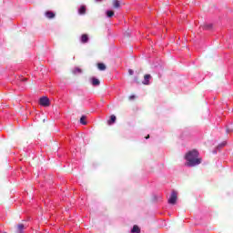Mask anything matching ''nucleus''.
<instances>
[{
	"mask_svg": "<svg viewBox=\"0 0 233 233\" xmlns=\"http://www.w3.org/2000/svg\"><path fill=\"white\" fill-rule=\"evenodd\" d=\"M187 167H197V165H201V158H199V153L198 150L189 151L186 155Z\"/></svg>",
	"mask_w": 233,
	"mask_h": 233,
	"instance_id": "f257e3e1",
	"label": "nucleus"
},
{
	"mask_svg": "<svg viewBox=\"0 0 233 233\" xmlns=\"http://www.w3.org/2000/svg\"><path fill=\"white\" fill-rule=\"evenodd\" d=\"M177 202V191L173 190L167 200V203H169V205H176Z\"/></svg>",
	"mask_w": 233,
	"mask_h": 233,
	"instance_id": "f03ea898",
	"label": "nucleus"
},
{
	"mask_svg": "<svg viewBox=\"0 0 233 233\" xmlns=\"http://www.w3.org/2000/svg\"><path fill=\"white\" fill-rule=\"evenodd\" d=\"M41 106H50V99L47 96H43L39 99Z\"/></svg>",
	"mask_w": 233,
	"mask_h": 233,
	"instance_id": "7ed1b4c3",
	"label": "nucleus"
},
{
	"mask_svg": "<svg viewBox=\"0 0 233 233\" xmlns=\"http://www.w3.org/2000/svg\"><path fill=\"white\" fill-rule=\"evenodd\" d=\"M25 225L24 224H18L16 226L15 233H25Z\"/></svg>",
	"mask_w": 233,
	"mask_h": 233,
	"instance_id": "20e7f679",
	"label": "nucleus"
},
{
	"mask_svg": "<svg viewBox=\"0 0 233 233\" xmlns=\"http://www.w3.org/2000/svg\"><path fill=\"white\" fill-rule=\"evenodd\" d=\"M150 79H152V76L145 75L144 76V81L142 82L143 85H150Z\"/></svg>",
	"mask_w": 233,
	"mask_h": 233,
	"instance_id": "39448f33",
	"label": "nucleus"
},
{
	"mask_svg": "<svg viewBox=\"0 0 233 233\" xmlns=\"http://www.w3.org/2000/svg\"><path fill=\"white\" fill-rule=\"evenodd\" d=\"M45 15L47 19H54V17H56V14L52 11H46Z\"/></svg>",
	"mask_w": 233,
	"mask_h": 233,
	"instance_id": "423d86ee",
	"label": "nucleus"
},
{
	"mask_svg": "<svg viewBox=\"0 0 233 233\" xmlns=\"http://www.w3.org/2000/svg\"><path fill=\"white\" fill-rule=\"evenodd\" d=\"M91 85H93V86H99V85H101V82L99 81V79H97L96 77H92Z\"/></svg>",
	"mask_w": 233,
	"mask_h": 233,
	"instance_id": "0eeeda50",
	"label": "nucleus"
},
{
	"mask_svg": "<svg viewBox=\"0 0 233 233\" xmlns=\"http://www.w3.org/2000/svg\"><path fill=\"white\" fill-rule=\"evenodd\" d=\"M112 5H113V7L116 9L121 8V3L119 2V0H113Z\"/></svg>",
	"mask_w": 233,
	"mask_h": 233,
	"instance_id": "6e6552de",
	"label": "nucleus"
},
{
	"mask_svg": "<svg viewBox=\"0 0 233 233\" xmlns=\"http://www.w3.org/2000/svg\"><path fill=\"white\" fill-rule=\"evenodd\" d=\"M78 14H80V15H85L86 14V6L81 5Z\"/></svg>",
	"mask_w": 233,
	"mask_h": 233,
	"instance_id": "1a4fd4ad",
	"label": "nucleus"
},
{
	"mask_svg": "<svg viewBox=\"0 0 233 233\" xmlns=\"http://www.w3.org/2000/svg\"><path fill=\"white\" fill-rule=\"evenodd\" d=\"M81 43L85 44V43H88V35L84 34L81 35L80 38Z\"/></svg>",
	"mask_w": 233,
	"mask_h": 233,
	"instance_id": "9d476101",
	"label": "nucleus"
},
{
	"mask_svg": "<svg viewBox=\"0 0 233 233\" xmlns=\"http://www.w3.org/2000/svg\"><path fill=\"white\" fill-rule=\"evenodd\" d=\"M116 117L115 116V115L110 116V119L107 120V125H114V123H116Z\"/></svg>",
	"mask_w": 233,
	"mask_h": 233,
	"instance_id": "9b49d317",
	"label": "nucleus"
},
{
	"mask_svg": "<svg viewBox=\"0 0 233 233\" xmlns=\"http://www.w3.org/2000/svg\"><path fill=\"white\" fill-rule=\"evenodd\" d=\"M97 68L100 71H105V70H106V66H105V64H103V63H98L97 64Z\"/></svg>",
	"mask_w": 233,
	"mask_h": 233,
	"instance_id": "f8f14e48",
	"label": "nucleus"
},
{
	"mask_svg": "<svg viewBox=\"0 0 233 233\" xmlns=\"http://www.w3.org/2000/svg\"><path fill=\"white\" fill-rule=\"evenodd\" d=\"M132 233H141V229L139 228V227H137V225H135L133 227V228L131 229Z\"/></svg>",
	"mask_w": 233,
	"mask_h": 233,
	"instance_id": "ddd939ff",
	"label": "nucleus"
},
{
	"mask_svg": "<svg viewBox=\"0 0 233 233\" xmlns=\"http://www.w3.org/2000/svg\"><path fill=\"white\" fill-rule=\"evenodd\" d=\"M80 123H81V125H86V116H82L80 117Z\"/></svg>",
	"mask_w": 233,
	"mask_h": 233,
	"instance_id": "4468645a",
	"label": "nucleus"
},
{
	"mask_svg": "<svg viewBox=\"0 0 233 233\" xmlns=\"http://www.w3.org/2000/svg\"><path fill=\"white\" fill-rule=\"evenodd\" d=\"M107 17H114V11L108 10L106 12Z\"/></svg>",
	"mask_w": 233,
	"mask_h": 233,
	"instance_id": "2eb2a0df",
	"label": "nucleus"
},
{
	"mask_svg": "<svg viewBox=\"0 0 233 233\" xmlns=\"http://www.w3.org/2000/svg\"><path fill=\"white\" fill-rule=\"evenodd\" d=\"M202 28L203 30H210V28H212V24L204 25Z\"/></svg>",
	"mask_w": 233,
	"mask_h": 233,
	"instance_id": "dca6fc26",
	"label": "nucleus"
},
{
	"mask_svg": "<svg viewBox=\"0 0 233 233\" xmlns=\"http://www.w3.org/2000/svg\"><path fill=\"white\" fill-rule=\"evenodd\" d=\"M82 73H83V69L79 67H76L74 70V74H82Z\"/></svg>",
	"mask_w": 233,
	"mask_h": 233,
	"instance_id": "f3484780",
	"label": "nucleus"
},
{
	"mask_svg": "<svg viewBox=\"0 0 233 233\" xmlns=\"http://www.w3.org/2000/svg\"><path fill=\"white\" fill-rule=\"evenodd\" d=\"M128 72H129V76H133L134 75V70L129 69Z\"/></svg>",
	"mask_w": 233,
	"mask_h": 233,
	"instance_id": "a211bd4d",
	"label": "nucleus"
},
{
	"mask_svg": "<svg viewBox=\"0 0 233 233\" xmlns=\"http://www.w3.org/2000/svg\"><path fill=\"white\" fill-rule=\"evenodd\" d=\"M129 99H130V100L136 99V96H129Z\"/></svg>",
	"mask_w": 233,
	"mask_h": 233,
	"instance_id": "6ab92c4d",
	"label": "nucleus"
},
{
	"mask_svg": "<svg viewBox=\"0 0 233 233\" xmlns=\"http://www.w3.org/2000/svg\"><path fill=\"white\" fill-rule=\"evenodd\" d=\"M150 138V135H147V137H146V139H149Z\"/></svg>",
	"mask_w": 233,
	"mask_h": 233,
	"instance_id": "aec40b11",
	"label": "nucleus"
},
{
	"mask_svg": "<svg viewBox=\"0 0 233 233\" xmlns=\"http://www.w3.org/2000/svg\"><path fill=\"white\" fill-rule=\"evenodd\" d=\"M22 81H26V78L22 79Z\"/></svg>",
	"mask_w": 233,
	"mask_h": 233,
	"instance_id": "412c9836",
	"label": "nucleus"
},
{
	"mask_svg": "<svg viewBox=\"0 0 233 233\" xmlns=\"http://www.w3.org/2000/svg\"><path fill=\"white\" fill-rule=\"evenodd\" d=\"M136 82H137V83H139V81H137V78H136Z\"/></svg>",
	"mask_w": 233,
	"mask_h": 233,
	"instance_id": "4be33fe9",
	"label": "nucleus"
},
{
	"mask_svg": "<svg viewBox=\"0 0 233 233\" xmlns=\"http://www.w3.org/2000/svg\"><path fill=\"white\" fill-rule=\"evenodd\" d=\"M96 1H97V2H101V1H103V0H96Z\"/></svg>",
	"mask_w": 233,
	"mask_h": 233,
	"instance_id": "5701e85b",
	"label": "nucleus"
}]
</instances>
